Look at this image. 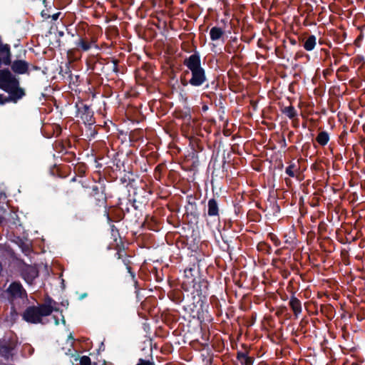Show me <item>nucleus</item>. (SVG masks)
<instances>
[{
  "label": "nucleus",
  "instance_id": "f257e3e1",
  "mask_svg": "<svg viewBox=\"0 0 365 365\" xmlns=\"http://www.w3.org/2000/svg\"><path fill=\"white\" fill-rule=\"evenodd\" d=\"M56 302L51 299L39 307H30L26 309L23 318L29 323L37 324L41 322L42 317L50 315L53 311H58L55 307Z\"/></svg>",
  "mask_w": 365,
  "mask_h": 365
},
{
  "label": "nucleus",
  "instance_id": "f03ea898",
  "mask_svg": "<svg viewBox=\"0 0 365 365\" xmlns=\"http://www.w3.org/2000/svg\"><path fill=\"white\" fill-rule=\"evenodd\" d=\"M118 60L114 58L105 59L98 56H93L87 63L92 71L98 73H106V71L117 73L118 71Z\"/></svg>",
  "mask_w": 365,
  "mask_h": 365
},
{
  "label": "nucleus",
  "instance_id": "7ed1b4c3",
  "mask_svg": "<svg viewBox=\"0 0 365 365\" xmlns=\"http://www.w3.org/2000/svg\"><path fill=\"white\" fill-rule=\"evenodd\" d=\"M0 88L4 91H24L19 86V79L8 68L0 69Z\"/></svg>",
  "mask_w": 365,
  "mask_h": 365
},
{
  "label": "nucleus",
  "instance_id": "20e7f679",
  "mask_svg": "<svg viewBox=\"0 0 365 365\" xmlns=\"http://www.w3.org/2000/svg\"><path fill=\"white\" fill-rule=\"evenodd\" d=\"M11 47L9 44H4L0 36V68L2 65L9 66L11 64Z\"/></svg>",
  "mask_w": 365,
  "mask_h": 365
},
{
  "label": "nucleus",
  "instance_id": "39448f33",
  "mask_svg": "<svg viewBox=\"0 0 365 365\" xmlns=\"http://www.w3.org/2000/svg\"><path fill=\"white\" fill-rule=\"evenodd\" d=\"M183 64L190 70L192 71L199 68H201V59L200 53L196 51V48L194 50V52L192 55H190L188 58H186Z\"/></svg>",
  "mask_w": 365,
  "mask_h": 365
},
{
  "label": "nucleus",
  "instance_id": "423d86ee",
  "mask_svg": "<svg viewBox=\"0 0 365 365\" xmlns=\"http://www.w3.org/2000/svg\"><path fill=\"white\" fill-rule=\"evenodd\" d=\"M192 77L190 79V83L192 86H201L206 80L205 69L201 67L192 71Z\"/></svg>",
  "mask_w": 365,
  "mask_h": 365
},
{
  "label": "nucleus",
  "instance_id": "0eeeda50",
  "mask_svg": "<svg viewBox=\"0 0 365 365\" xmlns=\"http://www.w3.org/2000/svg\"><path fill=\"white\" fill-rule=\"evenodd\" d=\"M7 292L11 299L24 298L26 297V291L21 284L18 282H13L7 289Z\"/></svg>",
  "mask_w": 365,
  "mask_h": 365
},
{
  "label": "nucleus",
  "instance_id": "6e6552de",
  "mask_svg": "<svg viewBox=\"0 0 365 365\" xmlns=\"http://www.w3.org/2000/svg\"><path fill=\"white\" fill-rule=\"evenodd\" d=\"M11 71L16 74H25L29 72V63L24 60L11 61Z\"/></svg>",
  "mask_w": 365,
  "mask_h": 365
},
{
  "label": "nucleus",
  "instance_id": "1a4fd4ad",
  "mask_svg": "<svg viewBox=\"0 0 365 365\" xmlns=\"http://www.w3.org/2000/svg\"><path fill=\"white\" fill-rule=\"evenodd\" d=\"M24 93H0V105H4L6 103H16L19 100L22 98Z\"/></svg>",
  "mask_w": 365,
  "mask_h": 365
},
{
  "label": "nucleus",
  "instance_id": "9d476101",
  "mask_svg": "<svg viewBox=\"0 0 365 365\" xmlns=\"http://www.w3.org/2000/svg\"><path fill=\"white\" fill-rule=\"evenodd\" d=\"M193 269H188L185 270V280L182 282L185 289H189L191 287H195V279L193 278Z\"/></svg>",
  "mask_w": 365,
  "mask_h": 365
},
{
  "label": "nucleus",
  "instance_id": "9b49d317",
  "mask_svg": "<svg viewBox=\"0 0 365 365\" xmlns=\"http://www.w3.org/2000/svg\"><path fill=\"white\" fill-rule=\"evenodd\" d=\"M316 43H317L316 36L314 35H310L304 41L303 46L306 51H311L314 48Z\"/></svg>",
  "mask_w": 365,
  "mask_h": 365
},
{
  "label": "nucleus",
  "instance_id": "f8f14e48",
  "mask_svg": "<svg viewBox=\"0 0 365 365\" xmlns=\"http://www.w3.org/2000/svg\"><path fill=\"white\" fill-rule=\"evenodd\" d=\"M224 34V31L217 26L212 27L210 31V36L212 41L219 40Z\"/></svg>",
  "mask_w": 365,
  "mask_h": 365
},
{
  "label": "nucleus",
  "instance_id": "ddd939ff",
  "mask_svg": "<svg viewBox=\"0 0 365 365\" xmlns=\"http://www.w3.org/2000/svg\"><path fill=\"white\" fill-rule=\"evenodd\" d=\"M75 44L78 49H81L83 51H88L91 48V43L83 38H80Z\"/></svg>",
  "mask_w": 365,
  "mask_h": 365
},
{
  "label": "nucleus",
  "instance_id": "4468645a",
  "mask_svg": "<svg viewBox=\"0 0 365 365\" xmlns=\"http://www.w3.org/2000/svg\"><path fill=\"white\" fill-rule=\"evenodd\" d=\"M37 276L38 271L34 267H29L24 274V278L28 283L31 284Z\"/></svg>",
  "mask_w": 365,
  "mask_h": 365
},
{
  "label": "nucleus",
  "instance_id": "2eb2a0df",
  "mask_svg": "<svg viewBox=\"0 0 365 365\" xmlns=\"http://www.w3.org/2000/svg\"><path fill=\"white\" fill-rule=\"evenodd\" d=\"M218 213V207L215 200H210L208 202V215L210 216L217 215Z\"/></svg>",
  "mask_w": 365,
  "mask_h": 365
},
{
  "label": "nucleus",
  "instance_id": "dca6fc26",
  "mask_svg": "<svg viewBox=\"0 0 365 365\" xmlns=\"http://www.w3.org/2000/svg\"><path fill=\"white\" fill-rule=\"evenodd\" d=\"M290 306L293 311L294 312L295 314H298L301 312V303L299 300H298L296 298H292L289 302Z\"/></svg>",
  "mask_w": 365,
  "mask_h": 365
},
{
  "label": "nucleus",
  "instance_id": "f3484780",
  "mask_svg": "<svg viewBox=\"0 0 365 365\" xmlns=\"http://www.w3.org/2000/svg\"><path fill=\"white\" fill-rule=\"evenodd\" d=\"M69 78V87L71 88V90H74V91H78L76 88L73 87L72 86H77L78 83L79 82V76H73V74H70L68 76Z\"/></svg>",
  "mask_w": 365,
  "mask_h": 365
},
{
  "label": "nucleus",
  "instance_id": "a211bd4d",
  "mask_svg": "<svg viewBox=\"0 0 365 365\" xmlns=\"http://www.w3.org/2000/svg\"><path fill=\"white\" fill-rule=\"evenodd\" d=\"M329 139V135L326 132L320 133L317 138V142L322 145H326L328 143Z\"/></svg>",
  "mask_w": 365,
  "mask_h": 365
},
{
  "label": "nucleus",
  "instance_id": "6ab92c4d",
  "mask_svg": "<svg viewBox=\"0 0 365 365\" xmlns=\"http://www.w3.org/2000/svg\"><path fill=\"white\" fill-rule=\"evenodd\" d=\"M283 113L289 118H292L296 115V110L292 106H287L284 108Z\"/></svg>",
  "mask_w": 365,
  "mask_h": 365
},
{
  "label": "nucleus",
  "instance_id": "aec40b11",
  "mask_svg": "<svg viewBox=\"0 0 365 365\" xmlns=\"http://www.w3.org/2000/svg\"><path fill=\"white\" fill-rule=\"evenodd\" d=\"M238 359L240 360L241 363L245 365H251L252 363V359L247 357L246 355L243 354L238 355Z\"/></svg>",
  "mask_w": 365,
  "mask_h": 365
},
{
  "label": "nucleus",
  "instance_id": "412c9836",
  "mask_svg": "<svg viewBox=\"0 0 365 365\" xmlns=\"http://www.w3.org/2000/svg\"><path fill=\"white\" fill-rule=\"evenodd\" d=\"M81 365H91V359L87 356H83L80 359Z\"/></svg>",
  "mask_w": 365,
  "mask_h": 365
},
{
  "label": "nucleus",
  "instance_id": "4be33fe9",
  "mask_svg": "<svg viewBox=\"0 0 365 365\" xmlns=\"http://www.w3.org/2000/svg\"><path fill=\"white\" fill-rule=\"evenodd\" d=\"M296 169L294 168V165H289L286 169V173L287 175H289L290 177H294L295 175Z\"/></svg>",
  "mask_w": 365,
  "mask_h": 365
},
{
  "label": "nucleus",
  "instance_id": "5701e85b",
  "mask_svg": "<svg viewBox=\"0 0 365 365\" xmlns=\"http://www.w3.org/2000/svg\"><path fill=\"white\" fill-rule=\"evenodd\" d=\"M50 9H51V7H50L49 9H44L41 11V16L45 19H48L51 17Z\"/></svg>",
  "mask_w": 365,
  "mask_h": 365
},
{
  "label": "nucleus",
  "instance_id": "b1692460",
  "mask_svg": "<svg viewBox=\"0 0 365 365\" xmlns=\"http://www.w3.org/2000/svg\"><path fill=\"white\" fill-rule=\"evenodd\" d=\"M69 64H70V63H66L65 70H63V68L61 67V72H64L66 74H68V76L70 74H71V71L70 70Z\"/></svg>",
  "mask_w": 365,
  "mask_h": 365
},
{
  "label": "nucleus",
  "instance_id": "393cba45",
  "mask_svg": "<svg viewBox=\"0 0 365 365\" xmlns=\"http://www.w3.org/2000/svg\"><path fill=\"white\" fill-rule=\"evenodd\" d=\"M303 56H308V55L305 54L303 51H298L295 53V56H294V59L296 61H297L298 59H299L300 58L303 57Z\"/></svg>",
  "mask_w": 365,
  "mask_h": 365
},
{
  "label": "nucleus",
  "instance_id": "a878e982",
  "mask_svg": "<svg viewBox=\"0 0 365 365\" xmlns=\"http://www.w3.org/2000/svg\"><path fill=\"white\" fill-rule=\"evenodd\" d=\"M136 365H153V364L148 361L140 359L139 362Z\"/></svg>",
  "mask_w": 365,
  "mask_h": 365
},
{
  "label": "nucleus",
  "instance_id": "bb28decb",
  "mask_svg": "<svg viewBox=\"0 0 365 365\" xmlns=\"http://www.w3.org/2000/svg\"><path fill=\"white\" fill-rule=\"evenodd\" d=\"M60 15H61V12H57V13L51 14L50 18H51L52 20H53V21H56L58 19Z\"/></svg>",
  "mask_w": 365,
  "mask_h": 365
},
{
  "label": "nucleus",
  "instance_id": "cd10ccee",
  "mask_svg": "<svg viewBox=\"0 0 365 365\" xmlns=\"http://www.w3.org/2000/svg\"><path fill=\"white\" fill-rule=\"evenodd\" d=\"M339 71L342 72H347L349 71V67L346 65H343L339 68Z\"/></svg>",
  "mask_w": 365,
  "mask_h": 365
},
{
  "label": "nucleus",
  "instance_id": "c85d7f7f",
  "mask_svg": "<svg viewBox=\"0 0 365 365\" xmlns=\"http://www.w3.org/2000/svg\"><path fill=\"white\" fill-rule=\"evenodd\" d=\"M142 68L145 71H148L151 66L150 64H148V63H144L143 66H142Z\"/></svg>",
  "mask_w": 365,
  "mask_h": 365
},
{
  "label": "nucleus",
  "instance_id": "c756f323",
  "mask_svg": "<svg viewBox=\"0 0 365 365\" xmlns=\"http://www.w3.org/2000/svg\"><path fill=\"white\" fill-rule=\"evenodd\" d=\"M0 212H1V213H0V223H1L4 219L3 213L4 212V211H3L2 210H0Z\"/></svg>",
  "mask_w": 365,
  "mask_h": 365
},
{
  "label": "nucleus",
  "instance_id": "7c9ffc66",
  "mask_svg": "<svg viewBox=\"0 0 365 365\" xmlns=\"http://www.w3.org/2000/svg\"><path fill=\"white\" fill-rule=\"evenodd\" d=\"M53 319H54L55 324L58 325L59 324L58 319L55 316H53Z\"/></svg>",
  "mask_w": 365,
  "mask_h": 365
},
{
  "label": "nucleus",
  "instance_id": "2f4dec72",
  "mask_svg": "<svg viewBox=\"0 0 365 365\" xmlns=\"http://www.w3.org/2000/svg\"><path fill=\"white\" fill-rule=\"evenodd\" d=\"M58 35L59 37H62L64 35V33L62 31H59L58 32Z\"/></svg>",
  "mask_w": 365,
  "mask_h": 365
},
{
  "label": "nucleus",
  "instance_id": "473e14b6",
  "mask_svg": "<svg viewBox=\"0 0 365 365\" xmlns=\"http://www.w3.org/2000/svg\"><path fill=\"white\" fill-rule=\"evenodd\" d=\"M289 40H290V42L292 44H293V45L296 44V40L292 39V38H290Z\"/></svg>",
  "mask_w": 365,
  "mask_h": 365
},
{
  "label": "nucleus",
  "instance_id": "72a5a7b5",
  "mask_svg": "<svg viewBox=\"0 0 365 365\" xmlns=\"http://www.w3.org/2000/svg\"><path fill=\"white\" fill-rule=\"evenodd\" d=\"M42 2L44 4V6L46 7L47 6V5H46V0H42Z\"/></svg>",
  "mask_w": 365,
  "mask_h": 365
},
{
  "label": "nucleus",
  "instance_id": "f704fd0d",
  "mask_svg": "<svg viewBox=\"0 0 365 365\" xmlns=\"http://www.w3.org/2000/svg\"><path fill=\"white\" fill-rule=\"evenodd\" d=\"M61 321H62L63 324H65V319H64L63 316H62V315H61Z\"/></svg>",
  "mask_w": 365,
  "mask_h": 365
},
{
  "label": "nucleus",
  "instance_id": "c9c22d12",
  "mask_svg": "<svg viewBox=\"0 0 365 365\" xmlns=\"http://www.w3.org/2000/svg\"><path fill=\"white\" fill-rule=\"evenodd\" d=\"M68 338H69V339H73V336H72V335H71V334H70V335H69V336H68Z\"/></svg>",
  "mask_w": 365,
  "mask_h": 365
}]
</instances>
